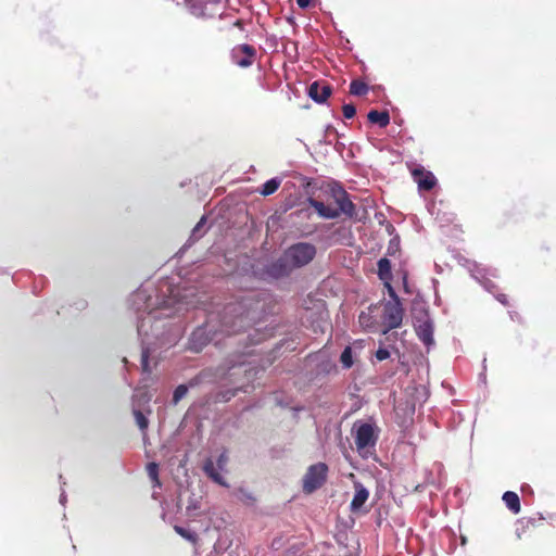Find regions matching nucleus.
Here are the masks:
<instances>
[{
  "label": "nucleus",
  "instance_id": "nucleus-1",
  "mask_svg": "<svg viewBox=\"0 0 556 556\" xmlns=\"http://www.w3.org/2000/svg\"><path fill=\"white\" fill-rule=\"evenodd\" d=\"M161 292L162 299L153 287L142 286L130 296V305L138 314L141 365L146 372L151 371L150 361L155 359L157 350L174 346L181 338V327L164 319L180 315L200 303L192 288L164 285Z\"/></svg>",
  "mask_w": 556,
  "mask_h": 556
},
{
  "label": "nucleus",
  "instance_id": "nucleus-2",
  "mask_svg": "<svg viewBox=\"0 0 556 556\" xmlns=\"http://www.w3.org/2000/svg\"><path fill=\"white\" fill-rule=\"evenodd\" d=\"M241 308L240 304H228L220 319L218 314L211 313L206 324L191 333L189 350L195 353L201 352L217 332L231 334L242 330L247 325L248 314H244Z\"/></svg>",
  "mask_w": 556,
  "mask_h": 556
},
{
  "label": "nucleus",
  "instance_id": "nucleus-3",
  "mask_svg": "<svg viewBox=\"0 0 556 556\" xmlns=\"http://www.w3.org/2000/svg\"><path fill=\"white\" fill-rule=\"evenodd\" d=\"M316 255V247L308 242H299L289 247L282 257L271 265L275 276L288 275L291 268H299L311 263Z\"/></svg>",
  "mask_w": 556,
  "mask_h": 556
},
{
  "label": "nucleus",
  "instance_id": "nucleus-4",
  "mask_svg": "<svg viewBox=\"0 0 556 556\" xmlns=\"http://www.w3.org/2000/svg\"><path fill=\"white\" fill-rule=\"evenodd\" d=\"M332 195L336 205H326L324 202L309 198L308 203L312 207H314L317 214L327 219L338 218L341 214H344L349 217H352L355 213V205L349 199L346 191L343 189L332 190Z\"/></svg>",
  "mask_w": 556,
  "mask_h": 556
},
{
  "label": "nucleus",
  "instance_id": "nucleus-5",
  "mask_svg": "<svg viewBox=\"0 0 556 556\" xmlns=\"http://www.w3.org/2000/svg\"><path fill=\"white\" fill-rule=\"evenodd\" d=\"M352 434L358 454L367 457L375 451L380 429L375 422L357 420L352 427Z\"/></svg>",
  "mask_w": 556,
  "mask_h": 556
},
{
  "label": "nucleus",
  "instance_id": "nucleus-6",
  "mask_svg": "<svg viewBox=\"0 0 556 556\" xmlns=\"http://www.w3.org/2000/svg\"><path fill=\"white\" fill-rule=\"evenodd\" d=\"M390 300L374 306V312L379 314L380 325L383 327V333L397 328L402 324L403 308L400 300L394 295H389Z\"/></svg>",
  "mask_w": 556,
  "mask_h": 556
},
{
  "label": "nucleus",
  "instance_id": "nucleus-7",
  "mask_svg": "<svg viewBox=\"0 0 556 556\" xmlns=\"http://www.w3.org/2000/svg\"><path fill=\"white\" fill-rule=\"evenodd\" d=\"M328 475V466L325 463H317L308 467L303 477V491L311 494L321 488Z\"/></svg>",
  "mask_w": 556,
  "mask_h": 556
},
{
  "label": "nucleus",
  "instance_id": "nucleus-8",
  "mask_svg": "<svg viewBox=\"0 0 556 556\" xmlns=\"http://www.w3.org/2000/svg\"><path fill=\"white\" fill-rule=\"evenodd\" d=\"M227 464L228 455L226 452H223L218 455L216 462L212 458H207L204 462L203 470L214 482L227 486L228 484L222 475V472L226 471Z\"/></svg>",
  "mask_w": 556,
  "mask_h": 556
},
{
  "label": "nucleus",
  "instance_id": "nucleus-9",
  "mask_svg": "<svg viewBox=\"0 0 556 556\" xmlns=\"http://www.w3.org/2000/svg\"><path fill=\"white\" fill-rule=\"evenodd\" d=\"M415 402L414 400H400L395 405V421L403 429L407 430L414 425Z\"/></svg>",
  "mask_w": 556,
  "mask_h": 556
},
{
  "label": "nucleus",
  "instance_id": "nucleus-10",
  "mask_svg": "<svg viewBox=\"0 0 556 556\" xmlns=\"http://www.w3.org/2000/svg\"><path fill=\"white\" fill-rule=\"evenodd\" d=\"M419 340L426 345L429 352L435 342L433 339V323L429 319L427 312L419 311Z\"/></svg>",
  "mask_w": 556,
  "mask_h": 556
},
{
  "label": "nucleus",
  "instance_id": "nucleus-11",
  "mask_svg": "<svg viewBox=\"0 0 556 556\" xmlns=\"http://www.w3.org/2000/svg\"><path fill=\"white\" fill-rule=\"evenodd\" d=\"M236 64L241 67H248L253 62L255 49L249 45H240L232 52Z\"/></svg>",
  "mask_w": 556,
  "mask_h": 556
},
{
  "label": "nucleus",
  "instance_id": "nucleus-12",
  "mask_svg": "<svg viewBox=\"0 0 556 556\" xmlns=\"http://www.w3.org/2000/svg\"><path fill=\"white\" fill-rule=\"evenodd\" d=\"M331 94V87L326 83L314 81L308 87V96L316 103H324Z\"/></svg>",
  "mask_w": 556,
  "mask_h": 556
},
{
  "label": "nucleus",
  "instance_id": "nucleus-13",
  "mask_svg": "<svg viewBox=\"0 0 556 556\" xmlns=\"http://www.w3.org/2000/svg\"><path fill=\"white\" fill-rule=\"evenodd\" d=\"M378 276L386 289L388 290L389 295H394V289L391 286L392 280V271H391V262L387 257H382L378 261Z\"/></svg>",
  "mask_w": 556,
  "mask_h": 556
},
{
  "label": "nucleus",
  "instance_id": "nucleus-14",
  "mask_svg": "<svg viewBox=\"0 0 556 556\" xmlns=\"http://www.w3.org/2000/svg\"><path fill=\"white\" fill-rule=\"evenodd\" d=\"M354 489L355 493L350 504V509L352 513H358L362 510V507L367 502L369 497V492L361 482H355Z\"/></svg>",
  "mask_w": 556,
  "mask_h": 556
},
{
  "label": "nucleus",
  "instance_id": "nucleus-15",
  "mask_svg": "<svg viewBox=\"0 0 556 556\" xmlns=\"http://www.w3.org/2000/svg\"><path fill=\"white\" fill-rule=\"evenodd\" d=\"M358 323L363 328L371 329L380 325L379 314L374 312V306L368 312H362L358 316Z\"/></svg>",
  "mask_w": 556,
  "mask_h": 556
},
{
  "label": "nucleus",
  "instance_id": "nucleus-16",
  "mask_svg": "<svg viewBox=\"0 0 556 556\" xmlns=\"http://www.w3.org/2000/svg\"><path fill=\"white\" fill-rule=\"evenodd\" d=\"M437 182L438 180L431 172L419 166V190H431L437 186Z\"/></svg>",
  "mask_w": 556,
  "mask_h": 556
},
{
  "label": "nucleus",
  "instance_id": "nucleus-17",
  "mask_svg": "<svg viewBox=\"0 0 556 556\" xmlns=\"http://www.w3.org/2000/svg\"><path fill=\"white\" fill-rule=\"evenodd\" d=\"M249 372V369L244 364L233 365L228 367L227 371H223L220 378L222 379H228L231 383H237V377L241 376L242 374L247 375Z\"/></svg>",
  "mask_w": 556,
  "mask_h": 556
},
{
  "label": "nucleus",
  "instance_id": "nucleus-18",
  "mask_svg": "<svg viewBox=\"0 0 556 556\" xmlns=\"http://www.w3.org/2000/svg\"><path fill=\"white\" fill-rule=\"evenodd\" d=\"M368 121L372 124H377L380 127H387L390 123V115L387 111L372 110L367 115Z\"/></svg>",
  "mask_w": 556,
  "mask_h": 556
},
{
  "label": "nucleus",
  "instance_id": "nucleus-19",
  "mask_svg": "<svg viewBox=\"0 0 556 556\" xmlns=\"http://www.w3.org/2000/svg\"><path fill=\"white\" fill-rule=\"evenodd\" d=\"M502 498L507 508L511 510L514 514H518L520 511V501L517 493L507 491L503 494Z\"/></svg>",
  "mask_w": 556,
  "mask_h": 556
},
{
  "label": "nucleus",
  "instance_id": "nucleus-20",
  "mask_svg": "<svg viewBox=\"0 0 556 556\" xmlns=\"http://www.w3.org/2000/svg\"><path fill=\"white\" fill-rule=\"evenodd\" d=\"M280 184H281V179L277 178V177L267 180L262 186L261 194L267 197V195L275 193L278 190Z\"/></svg>",
  "mask_w": 556,
  "mask_h": 556
},
{
  "label": "nucleus",
  "instance_id": "nucleus-21",
  "mask_svg": "<svg viewBox=\"0 0 556 556\" xmlns=\"http://www.w3.org/2000/svg\"><path fill=\"white\" fill-rule=\"evenodd\" d=\"M175 531L181 535L184 539H186L187 541L191 542V543H195L197 539H198V535L194 531H192L191 529L189 528H184V527H180V526H175Z\"/></svg>",
  "mask_w": 556,
  "mask_h": 556
},
{
  "label": "nucleus",
  "instance_id": "nucleus-22",
  "mask_svg": "<svg viewBox=\"0 0 556 556\" xmlns=\"http://www.w3.org/2000/svg\"><path fill=\"white\" fill-rule=\"evenodd\" d=\"M368 91V87L361 80H353L350 85V92L354 96H363Z\"/></svg>",
  "mask_w": 556,
  "mask_h": 556
},
{
  "label": "nucleus",
  "instance_id": "nucleus-23",
  "mask_svg": "<svg viewBox=\"0 0 556 556\" xmlns=\"http://www.w3.org/2000/svg\"><path fill=\"white\" fill-rule=\"evenodd\" d=\"M148 476L153 481L154 486H161V482L159 480V466L156 463H149L147 466Z\"/></svg>",
  "mask_w": 556,
  "mask_h": 556
},
{
  "label": "nucleus",
  "instance_id": "nucleus-24",
  "mask_svg": "<svg viewBox=\"0 0 556 556\" xmlns=\"http://www.w3.org/2000/svg\"><path fill=\"white\" fill-rule=\"evenodd\" d=\"M340 359L344 368H350L353 365L352 349L350 346L343 350Z\"/></svg>",
  "mask_w": 556,
  "mask_h": 556
},
{
  "label": "nucleus",
  "instance_id": "nucleus-25",
  "mask_svg": "<svg viewBox=\"0 0 556 556\" xmlns=\"http://www.w3.org/2000/svg\"><path fill=\"white\" fill-rule=\"evenodd\" d=\"M134 415L138 427L141 431H144L149 425L148 418L138 409H134Z\"/></svg>",
  "mask_w": 556,
  "mask_h": 556
},
{
  "label": "nucleus",
  "instance_id": "nucleus-26",
  "mask_svg": "<svg viewBox=\"0 0 556 556\" xmlns=\"http://www.w3.org/2000/svg\"><path fill=\"white\" fill-rule=\"evenodd\" d=\"M188 389L185 384L178 386L173 393V403L177 404L181 399L186 396Z\"/></svg>",
  "mask_w": 556,
  "mask_h": 556
},
{
  "label": "nucleus",
  "instance_id": "nucleus-27",
  "mask_svg": "<svg viewBox=\"0 0 556 556\" xmlns=\"http://www.w3.org/2000/svg\"><path fill=\"white\" fill-rule=\"evenodd\" d=\"M205 222H206V218L203 216L199 220V223L194 226V228L192 229V235H191L192 238L199 239L203 236V233H204L203 226H204Z\"/></svg>",
  "mask_w": 556,
  "mask_h": 556
},
{
  "label": "nucleus",
  "instance_id": "nucleus-28",
  "mask_svg": "<svg viewBox=\"0 0 556 556\" xmlns=\"http://www.w3.org/2000/svg\"><path fill=\"white\" fill-rule=\"evenodd\" d=\"M342 112H343V116L346 118V119H351L355 116L356 114V109L353 104H344L343 108H342Z\"/></svg>",
  "mask_w": 556,
  "mask_h": 556
},
{
  "label": "nucleus",
  "instance_id": "nucleus-29",
  "mask_svg": "<svg viewBox=\"0 0 556 556\" xmlns=\"http://www.w3.org/2000/svg\"><path fill=\"white\" fill-rule=\"evenodd\" d=\"M376 357L378 361H384L390 357V352L384 348H380L376 352Z\"/></svg>",
  "mask_w": 556,
  "mask_h": 556
},
{
  "label": "nucleus",
  "instance_id": "nucleus-30",
  "mask_svg": "<svg viewBox=\"0 0 556 556\" xmlns=\"http://www.w3.org/2000/svg\"><path fill=\"white\" fill-rule=\"evenodd\" d=\"M296 3L300 8L305 9L309 5L311 0H296Z\"/></svg>",
  "mask_w": 556,
  "mask_h": 556
},
{
  "label": "nucleus",
  "instance_id": "nucleus-31",
  "mask_svg": "<svg viewBox=\"0 0 556 556\" xmlns=\"http://www.w3.org/2000/svg\"><path fill=\"white\" fill-rule=\"evenodd\" d=\"M409 172H410V175H412L414 181H417V175H418L417 166H410Z\"/></svg>",
  "mask_w": 556,
  "mask_h": 556
},
{
  "label": "nucleus",
  "instance_id": "nucleus-32",
  "mask_svg": "<svg viewBox=\"0 0 556 556\" xmlns=\"http://www.w3.org/2000/svg\"><path fill=\"white\" fill-rule=\"evenodd\" d=\"M239 390H242V391H244V392L247 391V390L244 389V386H243V384H240V386H238V387H237V388H236V389H235V390H233V391H232V392H231V393H230L226 399H227V400H229V399H230L231 396H233V395L236 394V392H237V391H239Z\"/></svg>",
  "mask_w": 556,
  "mask_h": 556
},
{
  "label": "nucleus",
  "instance_id": "nucleus-33",
  "mask_svg": "<svg viewBox=\"0 0 556 556\" xmlns=\"http://www.w3.org/2000/svg\"><path fill=\"white\" fill-rule=\"evenodd\" d=\"M497 300H498L501 303L506 304V295L501 294V295H498V296H497Z\"/></svg>",
  "mask_w": 556,
  "mask_h": 556
},
{
  "label": "nucleus",
  "instance_id": "nucleus-34",
  "mask_svg": "<svg viewBox=\"0 0 556 556\" xmlns=\"http://www.w3.org/2000/svg\"><path fill=\"white\" fill-rule=\"evenodd\" d=\"M422 396L425 397V400H427V399H428V396H429V391H428L427 389H425V391H424V393H422V394L419 392V399H420V397H422Z\"/></svg>",
  "mask_w": 556,
  "mask_h": 556
},
{
  "label": "nucleus",
  "instance_id": "nucleus-35",
  "mask_svg": "<svg viewBox=\"0 0 556 556\" xmlns=\"http://www.w3.org/2000/svg\"><path fill=\"white\" fill-rule=\"evenodd\" d=\"M65 501H66V495H65V493H64V492H62V494H61V496H60V503H61V504H64V503H65Z\"/></svg>",
  "mask_w": 556,
  "mask_h": 556
},
{
  "label": "nucleus",
  "instance_id": "nucleus-36",
  "mask_svg": "<svg viewBox=\"0 0 556 556\" xmlns=\"http://www.w3.org/2000/svg\"><path fill=\"white\" fill-rule=\"evenodd\" d=\"M428 211L430 212L431 215H434L435 214L434 204H432L431 206H428Z\"/></svg>",
  "mask_w": 556,
  "mask_h": 556
},
{
  "label": "nucleus",
  "instance_id": "nucleus-37",
  "mask_svg": "<svg viewBox=\"0 0 556 556\" xmlns=\"http://www.w3.org/2000/svg\"><path fill=\"white\" fill-rule=\"evenodd\" d=\"M428 482L429 483H434L435 482V478L431 475V478L428 479Z\"/></svg>",
  "mask_w": 556,
  "mask_h": 556
},
{
  "label": "nucleus",
  "instance_id": "nucleus-38",
  "mask_svg": "<svg viewBox=\"0 0 556 556\" xmlns=\"http://www.w3.org/2000/svg\"><path fill=\"white\" fill-rule=\"evenodd\" d=\"M394 244V240H391L390 241V247H389V250L392 248V245Z\"/></svg>",
  "mask_w": 556,
  "mask_h": 556
},
{
  "label": "nucleus",
  "instance_id": "nucleus-39",
  "mask_svg": "<svg viewBox=\"0 0 556 556\" xmlns=\"http://www.w3.org/2000/svg\"><path fill=\"white\" fill-rule=\"evenodd\" d=\"M466 543V538H462V544L464 545Z\"/></svg>",
  "mask_w": 556,
  "mask_h": 556
}]
</instances>
